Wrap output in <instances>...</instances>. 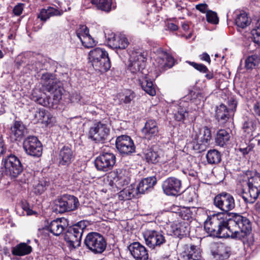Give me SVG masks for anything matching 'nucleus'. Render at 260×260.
Segmentation results:
<instances>
[{"instance_id": "nucleus-27", "label": "nucleus", "mask_w": 260, "mask_h": 260, "mask_svg": "<svg viewBox=\"0 0 260 260\" xmlns=\"http://www.w3.org/2000/svg\"><path fill=\"white\" fill-rule=\"evenodd\" d=\"M32 248L26 243L21 242L12 248L11 252L14 256H22L29 254Z\"/></svg>"}, {"instance_id": "nucleus-24", "label": "nucleus", "mask_w": 260, "mask_h": 260, "mask_svg": "<svg viewBox=\"0 0 260 260\" xmlns=\"http://www.w3.org/2000/svg\"><path fill=\"white\" fill-rule=\"evenodd\" d=\"M109 46L113 49H124L128 46V40L123 35L114 36L108 39Z\"/></svg>"}, {"instance_id": "nucleus-1", "label": "nucleus", "mask_w": 260, "mask_h": 260, "mask_svg": "<svg viewBox=\"0 0 260 260\" xmlns=\"http://www.w3.org/2000/svg\"><path fill=\"white\" fill-rule=\"evenodd\" d=\"M227 216L222 213L208 215L204 223L205 231L211 237L239 240L250 234L251 222L247 217L237 213Z\"/></svg>"}, {"instance_id": "nucleus-28", "label": "nucleus", "mask_w": 260, "mask_h": 260, "mask_svg": "<svg viewBox=\"0 0 260 260\" xmlns=\"http://www.w3.org/2000/svg\"><path fill=\"white\" fill-rule=\"evenodd\" d=\"M139 81L142 88L147 93L151 96L155 95L156 91L153 82L147 75L142 76Z\"/></svg>"}, {"instance_id": "nucleus-32", "label": "nucleus", "mask_w": 260, "mask_h": 260, "mask_svg": "<svg viewBox=\"0 0 260 260\" xmlns=\"http://www.w3.org/2000/svg\"><path fill=\"white\" fill-rule=\"evenodd\" d=\"M31 99L43 106H48L50 104V98L45 97V94L42 93L40 90L38 89L32 91Z\"/></svg>"}, {"instance_id": "nucleus-43", "label": "nucleus", "mask_w": 260, "mask_h": 260, "mask_svg": "<svg viewBox=\"0 0 260 260\" xmlns=\"http://www.w3.org/2000/svg\"><path fill=\"white\" fill-rule=\"evenodd\" d=\"M206 16V20L208 22L214 24H217L218 23L219 19L217 16V14L215 12L212 10L208 11Z\"/></svg>"}, {"instance_id": "nucleus-4", "label": "nucleus", "mask_w": 260, "mask_h": 260, "mask_svg": "<svg viewBox=\"0 0 260 260\" xmlns=\"http://www.w3.org/2000/svg\"><path fill=\"white\" fill-rule=\"evenodd\" d=\"M145 244L151 250H157L167 242L164 232L159 230L147 229L142 233Z\"/></svg>"}, {"instance_id": "nucleus-37", "label": "nucleus", "mask_w": 260, "mask_h": 260, "mask_svg": "<svg viewBox=\"0 0 260 260\" xmlns=\"http://www.w3.org/2000/svg\"><path fill=\"white\" fill-rule=\"evenodd\" d=\"M52 87V90L48 92L52 94L54 103H57L61 99L63 88L61 83L60 82L56 84H54Z\"/></svg>"}, {"instance_id": "nucleus-12", "label": "nucleus", "mask_w": 260, "mask_h": 260, "mask_svg": "<svg viewBox=\"0 0 260 260\" xmlns=\"http://www.w3.org/2000/svg\"><path fill=\"white\" fill-rule=\"evenodd\" d=\"M188 222L185 221H179L176 223H173L171 225V232L175 236L179 238L178 242V246L182 245L183 239L186 242H190L191 238L189 237L190 234V226Z\"/></svg>"}, {"instance_id": "nucleus-39", "label": "nucleus", "mask_w": 260, "mask_h": 260, "mask_svg": "<svg viewBox=\"0 0 260 260\" xmlns=\"http://www.w3.org/2000/svg\"><path fill=\"white\" fill-rule=\"evenodd\" d=\"M98 63L100 66L98 67L92 66L94 69L100 72H106L109 70L111 67V62L109 56L105 57L99 60Z\"/></svg>"}, {"instance_id": "nucleus-18", "label": "nucleus", "mask_w": 260, "mask_h": 260, "mask_svg": "<svg viewBox=\"0 0 260 260\" xmlns=\"http://www.w3.org/2000/svg\"><path fill=\"white\" fill-rule=\"evenodd\" d=\"M210 251L214 257L219 260H226L231 255V248L221 242H214L210 246Z\"/></svg>"}, {"instance_id": "nucleus-21", "label": "nucleus", "mask_w": 260, "mask_h": 260, "mask_svg": "<svg viewBox=\"0 0 260 260\" xmlns=\"http://www.w3.org/2000/svg\"><path fill=\"white\" fill-rule=\"evenodd\" d=\"M27 133L26 126L21 121H15L10 128V137L15 141H21Z\"/></svg>"}, {"instance_id": "nucleus-17", "label": "nucleus", "mask_w": 260, "mask_h": 260, "mask_svg": "<svg viewBox=\"0 0 260 260\" xmlns=\"http://www.w3.org/2000/svg\"><path fill=\"white\" fill-rule=\"evenodd\" d=\"M241 183L242 198L246 203H253L260 194V188L245 181H242Z\"/></svg>"}, {"instance_id": "nucleus-61", "label": "nucleus", "mask_w": 260, "mask_h": 260, "mask_svg": "<svg viewBox=\"0 0 260 260\" xmlns=\"http://www.w3.org/2000/svg\"><path fill=\"white\" fill-rule=\"evenodd\" d=\"M229 113L228 109L225 105L224 104H221L219 107H217L216 113L217 114L220 113Z\"/></svg>"}, {"instance_id": "nucleus-46", "label": "nucleus", "mask_w": 260, "mask_h": 260, "mask_svg": "<svg viewBox=\"0 0 260 260\" xmlns=\"http://www.w3.org/2000/svg\"><path fill=\"white\" fill-rule=\"evenodd\" d=\"M209 145L204 143L202 140H197L196 142H193V148L194 150H197L198 152H202L204 151Z\"/></svg>"}, {"instance_id": "nucleus-14", "label": "nucleus", "mask_w": 260, "mask_h": 260, "mask_svg": "<svg viewBox=\"0 0 260 260\" xmlns=\"http://www.w3.org/2000/svg\"><path fill=\"white\" fill-rule=\"evenodd\" d=\"M116 147L123 156L130 155L135 152L136 146L133 140L127 135H121L117 137Z\"/></svg>"}, {"instance_id": "nucleus-19", "label": "nucleus", "mask_w": 260, "mask_h": 260, "mask_svg": "<svg viewBox=\"0 0 260 260\" xmlns=\"http://www.w3.org/2000/svg\"><path fill=\"white\" fill-rule=\"evenodd\" d=\"M130 253L135 260H147L148 252L146 248L139 242L131 243L128 247Z\"/></svg>"}, {"instance_id": "nucleus-30", "label": "nucleus", "mask_w": 260, "mask_h": 260, "mask_svg": "<svg viewBox=\"0 0 260 260\" xmlns=\"http://www.w3.org/2000/svg\"><path fill=\"white\" fill-rule=\"evenodd\" d=\"M62 13L63 12L62 11H60L53 7H49L47 9H42L38 15V18H40L42 21H46L51 17L61 16Z\"/></svg>"}, {"instance_id": "nucleus-34", "label": "nucleus", "mask_w": 260, "mask_h": 260, "mask_svg": "<svg viewBox=\"0 0 260 260\" xmlns=\"http://www.w3.org/2000/svg\"><path fill=\"white\" fill-rule=\"evenodd\" d=\"M247 179L243 180L250 184H252L260 188V173L257 171H247L246 172Z\"/></svg>"}, {"instance_id": "nucleus-33", "label": "nucleus", "mask_w": 260, "mask_h": 260, "mask_svg": "<svg viewBox=\"0 0 260 260\" xmlns=\"http://www.w3.org/2000/svg\"><path fill=\"white\" fill-rule=\"evenodd\" d=\"M113 0H90L91 3L95 5L96 8L105 12H109L111 11L112 8H115L114 6H112Z\"/></svg>"}, {"instance_id": "nucleus-20", "label": "nucleus", "mask_w": 260, "mask_h": 260, "mask_svg": "<svg viewBox=\"0 0 260 260\" xmlns=\"http://www.w3.org/2000/svg\"><path fill=\"white\" fill-rule=\"evenodd\" d=\"M129 70L132 73L142 72L145 66L146 58L139 52L133 53L130 57Z\"/></svg>"}, {"instance_id": "nucleus-60", "label": "nucleus", "mask_w": 260, "mask_h": 260, "mask_svg": "<svg viewBox=\"0 0 260 260\" xmlns=\"http://www.w3.org/2000/svg\"><path fill=\"white\" fill-rule=\"evenodd\" d=\"M45 190V187L42 184L38 183L35 187V192L38 194H42Z\"/></svg>"}, {"instance_id": "nucleus-52", "label": "nucleus", "mask_w": 260, "mask_h": 260, "mask_svg": "<svg viewBox=\"0 0 260 260\" xmlns=\"http://www.w3.org/2000/svg\"><path fill=\"white\" fill-rule=\"evenodd\" d=\"M21 207L23 210L26 212L28 215H32L37 214L36 211H33L30 208L29 203L26 201L21 202Z\"/></svg>"}, {"instance_id": "nucleus-36", "label": "nucleus", "mask_w": 260, "mask_h": 260, "mask_svg": "<svg viewBox=\"0 0 260 260\" xmlns=\"http://www.w3.org/2000/svg\"><path fill=\"white\" fill-rule=\"evenodd\" d=\"M235 21L238 27L244 28L250 24L251 20L248 17L247 14L245 12H241L237 15Z\"/></svg>"}, {"instance_id": "nucleus-40", "label": "nucleus", "mask_w": 260, "mask_h": 260, "mask_svg": "<svg viewBox=\"0 0 260 260\" xmlns=\"http://www.w3.org/2000/svg\"><path fill=\"white\" fill-rule=\"evenodd\" d=\"M259 58L257 55H252L247 57L245 60V68L252 69L258 64Z\"/></svg>"}, {"instance_id": "nucleus-62", "label": "nucleus", "mask_w": 260, "mask_h": 260, "mask_svg": "<svg viewBox=\"0 0 260 260\" xmlns=\"http://www.w3.org/2000/svg\"><path fill=\"white\" fill-rule=\"evenodd\" d=\"M182 207L173 205L170 207L172 212L176 213L178 216L180 214V211L182 210Z\"/></svg>"}, {"instance_id": "nucleus-8", "label": "nucleus", "mask_w": 260, "mask_h": 260, "mask_svg": "<svg viewBox=\"0 0 260 260\" xmlns=\"http://www.w3.org/2000/svg\"><path fill=\"white\" fill-rule=\"evenodd\" d=\"M79 205L78 199L74 196L64 194L54 202V211L56 213H63L74 211Z\"/></svg>"}, {"instance_id": "nucleus-11", "label": "nucleus", "mask_w": 260, "mask_h": 260, "mask_svg": "<svg viewBox=\"0 0 260 260\" xmlns=\"http://www.w3.org/2000/svg\"><path fill=\"white\" fill-rule=\"evenodd\" d=\"M75 157L76 153L71 144H66L58 147L57 160L59 167H69Z\"/></svg>"}, {"instance_id": "nucleus-42", "label": "nucleus", "mask_w": 260, "mask_h": 260, "mask_svg": "<svg viewBox=\"0 0 260 260\" xmlns=\"http://www.w3.org/2000/svg\"><path fill=\"white\" fill-rule=\"evenodd\" d=\"M251 34L254 42L260 44V20L257 21L256 28L251 30Z\"/></svg>"}, {"instance_id": "nucleus-2", "label": "nucleus", "mask_w": 260, "mask_h": 260, "mask_svg": "<svg viewBox=\"0 0 260 260\" xmlns=\"http://www.w3.org/2000/svg\"><path fill=\"white\" fill-rule=\"evenodd\" d=\"M87 224L81 220L69 226L64 235V239L70 248H76L81 245L82 236Z\"/></svg>"}, {"instance_id": "nucleus-64", "label": "nucleus", "mask_w": 260, "mask_h": 260, "mask_svg": "<svg viewBox=\"0 0 260 260\" xmlns=\"http://www.w3.org/2000/svg\"><path fill=\"white\" fill-rule=\"evenodd\" d=\"M190 192L187 191L184 192L183 194V198L186 202H191L193 201L192 197H189Z\"/></svg>"}, {"instance_id": "nucleus-57", "label": "nucleus", "mask_w": 260, "mask_h": 260, "mask_svg": "<svg viewBox=\"0 0 260 260\" xmlns=\"http://www.w3.org/2000/svg\"><path fill=\"white\" fill-rule=\"evenodd\" d=\"M23 10V5L21 4H19L15 6L13 9V13L15 15L19 16L22 12Z\"/></svg>"}, {"instance_id": "nucleus-35", "label": "nucleus", "mask_w": 260, "mask_h": 260, "mask_svg": "<svg viewBox=\"0 0 260 260\" xmlns=\"http://www.w3.org/2000/svg\"><path fill=\"white\" fill-rule=\"evenodd\" d=\"M206 158L208 163L209 164H218L221 160V155L218 150L210 149L206 154Z\"/></svg>"}, {"instance_id": "nucleus-55", "label": "nucleus", "mask_w": 260, "mask_h": 260, "mask_svg": "<svg viewBox=\"0 0 260 260\" xmlns=\"http://www.w3.org/2000/svg\"><path fill=\"white\" fill-rule=\"evenodd\" d=\"M195 8L201 13H206V14L208 11H210V10H208V5L205 3H201L196 5Z\"/></svg>"}, {"instance_id": "nucleus-49", "label": "nucleus", "mask_w": 260, "mask_h": 260, "mask_svg": "<svg viewBox=\"0 0 260 260\" xmlns=\"http://www.w3.org/2000/svg\"><path fill=\"white\" fill-rule=\"evenodd\" d=\"M135 97V93L131 91L127 90L124 95V98L120 99V101L123 102L125 104L129 103Z\"/></svg>"}, {"instance_id": "nucleus-50", "label": "nucleus", "mask_w": 260, "mask_h": 260, "mask_svg": "<svg viewBox=\"0 0 260 260\" xmlns=\"http://www.w3.org/2000/svg\"><path fill=\"white\" fill-rule=\"evenodd\" d=\"M237 102L233 98H230L228 100V111L229 113H234L236 111Z\"/></svg>"}, {"instance_id": "nucleus-41", "label": "nucleus", "mask_w": 260, "mask_h": 260, "mask_svg": "<svg viewBox=\"0 0 260 260\" xmlns=\"http://www.w3.org/2000/svg\"><path fill=\"white\" fill-rule=\"evenodd\" d=\"M39 120V122L45 126H52L54 121V118L52 116V115H40Z\"/></svg>"}, {"instance_id": "nucleus-29", "label": "nucleus", "mask_w": 260, "mask_h": 260, "mask_svg": "<svg viewBox=\"0 0 260 260\" xmlns=\"http://www.w3.org/2000/svg\"><path fill=\"white\" fill-rule=\"evenodd\" d=\"M231 138L229 132L224 129L218 130L215 138V142L216 145L224 147L226 145Z\"/></svg>"}, {"instance_id": "nucleus-56", "label": "nucleus", "mask_w": 260, "mask_h": 260, "mask_svg": "<svg viewBox=\"0 0 260 260\" xmlns=\"http://www.w3.org/2000/svg\"><path fill=\"white\" fill-rule=\"evenodd\" d=\"M245 145L246 146L245 147L244 145L240 144L238 148L239 151L244 156L248 154L250 152H251V150H249V148L247 146V144H246Z\"/></svg>"}, {"instance_id": "nucleus-38", "label": "nucleus", "mask_w": 260, "mask_h": 260, "mask_svg": "<svg viewBox=\"0 0 260 260\" xmlns=\"http://www.w3.org/2000/svg\"><path fill=\"white\" fill-rule=\"evenodd\" d=\"M179 216L183 220L186 221L185 222H188L189 224L193 219V214L189 207H182Z\"/></svg>"}, {"instance_id": "nucleus-59", "label": "nucleus", "mask_w": 260, "mask_h": 260, "mask_svg": "<svg viewBox=\"0 0 260 260\" xmlns=\"http://www.w3.org/2000/svg\"><path fill=\"white\" fill-rule=\"evenodd\" d=\"M81 96L80 93L75 92L71 96L70 100L72 103H78L81 100Z\"/></svg>"}, {"instance_id": "nucleus-25", "label": "nucleus", "mask_w": 260, "mask_h": 260, "mask_svg": "<svg viewBox=\"0 0 260 260\" xmlns=\"http://www.w3.org/2000/svg\"><path fill=\"white\" fill-rule=\"evenodd\" d=\"M41 82L44 90L47 91L52 90V86L57 84L58 81L55 78V75L52 73H46L43 74L41 78Z\"/></svg>"}, {"instance_id": "nucleus-23", "label": "nucleus", "mask_w": 260, "mask_h": 260, "mask_svg": "<svg viewBox=\"0 0 260 260\" xmlns=\"http://www.w3.org/2000/svg\"><path fill=\"white\" fill-rule=\"evenodd\" d=\"M66 219L57 218L52 220L50 224L46 226L45 229L55 236L60 235L64 231L66 226Z\"/></svg>"}, {"instance_id": "nucleus-15", "label": "nucleus", "mask_w": 260, "mask_h": 260, "mask_svg": "<svg viewBox=\"0 0 260 260\" xmlns=\"http://www.w3.org/2000/svg\"><path fill=\"white\" fill-rule=\"evenodd\" d=\"M162 188L166 195L177 196L182 192L181 180L175 177H168L163 182Z\"/></svg>"}, {"instance_id": "nucleus-22", "label": "nucleus", "mask_w": 260, "mask_h": 260, "mask_svg": "<svg viewBox=\"0 0 260 260\" xmlns=\"http://www.w3.org/2000/svg\"><path fill=\"white\" fill-rule=\"evenodd\" d=\"M142 133L145 138L149 140H151L152 138L157 136L158 128L156 121L153 120H147L144 127L142 129Z\"/></svg>"}, {"instance_id": "nucleus-58", "label": "nucleus", "mask_w": 260, "mask_h": 260, "mask_svg": "<svg viewBox=\"0 0 260 260\" xmlns=\"http://www.w3.org/2000/svg\"><path fill=\"white\" fill-rule=\"evenodd\" d=\"M7 150V148L6 145L5 144L4 142H0V157L1 156H5Z\"/></svg>"}, {"instance_id": "nucleus-10", "label": "nucleus", "mask_w": 260, "mask_h": 260, "mask_svg": "<svg viewBox=\"0 0 260 260\" xmlns=\"http://www.w3.org/2000/svg\"><path fill=\"white\" fill-rule=\"evenodd\" d=\"M115 155L111 152H102L95 158L94 165L96 169L104 172L111 170L116 164Z\"/></svg>"}, {"instance_id": "nucleus-7", "label": "nucleus", "mask_w": 260, "mask_h": 260, "mask_svg": "<svg viewBox=\"0 0 260 260\" xmlns=\"http://www.w3.org/2000/svg\"><path fill=\"white\" fill-rule=\"evenodd\" d=\"M107 120L99 121L94 123L89 128L88 133L89 139L95 143H105L108 140L110 135V127L107 123Z\"/></svg>"}, {"instance_id": "nucleus-9", "label": "nucleus", "mask_w": 260, "mask_h": 260, "mask_svg": "<svg viewBox=\"0 0 260 260\" xmlns=\"http://www.w3.org/2000/svg\"><path fill=\"white\" fill-rule=\"evenodd\" d=\"M2 162L5 169V173L7 176L12 178H16L23 170V167L18 157L10 153L6 155Z\"/></svg>"}, {"instance_id": "nucleus-6", "label": "nucleus", "mask_w": 260, "mask_h": 260, "mask_svg": "<svg viewBox=\"0 0 260 260\" xmlns=\"http://www.w3.org/2000/svg\"><path fill=\"white\" fill-rule=\"evenodd\" d=\"M84 244L87 249L94 254L103 253L107 247V241L98 232H90L86 236Z\"/></svg>"}, {"instance_id": "nucleus-63", "label": "nucleus", "mask_w": 260, "mask_h": 260, "mask_svg": "<svg viewBox=\"0 0 260 260\" xmlns=\"http://www.w3.org/2000/svg\"><path fill=\"white\" fill-rule=\"evenodd\" d=\"M200 59L202 60H204L208 62L209 63L211 62V59L209 54L206 52L203 53L200 56Z\"/></svg>"}, {"instance_id": "nucleus-26", "label": "nucleus", "mask_w": 260, "mask_h": 260, "mask_svg": "<svg viewBox=\"0 0 260 260\" xmlns=\"http://www.w3.org/2000/svg\"><path fill=\"white\" fill-rule=\"evenodd\" d=\"M108 56L107 52L101 48H95L90 51L89 53V59L92 66L98 67L100 64L98 61L105 57Z\"/></svg>"}, {"instance_id": "nucleus-31", "label": "nucleus", "mask_w": 260, "mask_h": 260, "mask_svg": "<svg viewBox=\"0 0 260 260\" xmlns=\"http://www.w3.org/2000/svg\"><path fill=\"white\" fill-rule=\"evenodd\" d=\"M145 160L148 164H157L161 162V157L157 151L150 148L146 150L144 152Z\"/></svg>"}, {"instance_id": "nucleus-51", "label": "nucleus", "mask_w": 260, "mask_h": 260, "mask_svg": "<svg viewBox=\"0 0 260 260\" xmlns=\"http://www.w3.org/2000/svg\"><path fill=\"white\" fill-rule=\"evenodd\" d=\"M189 63L192 66L197 70L200 72L205 73L208 72V69L207 67L201 63H197L194 62H189Z\"/></svg>"}, {"instance_id": "nucleus-53", "label": "nucleus", "mask_w": 260, "mask_h": 260, "mask_svg": "<svg viewBox=\"0 0 260 260\" xmlns=\"http://www.w3.org/2000/svg\"><path fill=\"white\" fill-rule=\"evenodd\" d=\"M163 57L165 58V63H167L166 68H171L174 62V59L173 57L166 52H163Z\"/></svg>"}, {"instance_id": "nucleus-5", "label": "nucleus", "mask_w": 260, "mask_h": 260, "mask_svg": "<svg viewBox=\"0 0 260 260\" xmlns=\"http://www.w3.org/2000/svg\"><path fill=\"white\" fill-rule=\"evenodd\" d=\"M213 205L220 211L218 213L224 214L228 216H229V214L231 213L230 211L233 210L236 206L234 197L226 191H222L216 194L213 199Z\"/></svg>"}, {"instance_id": "nucleus-44", "label": "nucleus", "mask_w": 260, "mask_h": 260, "mask_svg": "<svg viewBox=\"0 0 260 260\" xmlns=\"http://www.w3.org/2000/svg\"><path fill=\"white\" fill-rule=\"evenodd\" d=\"M80 41L82 45L86 48L92 47L95 45V41L89 34L82 38Z\"/></svg>"}, {"instance_id": "nucleus-54", "label": "nucleus", "mask_w": 260, "mask_h": 260, "mask_svg": "<svg viewBox=\"0 0 260 260\" xmlns=\"http://www.w3.org/2000/svg\"><path fill=\"white\" fill-rule=\"evenodd\" d=\"M165 58L163 57V53H162L155 60L158 68L160 69H165L166 68L167 63H165Z\"/></svg>"}, {"instance_id": "nucleus-45", "label": "nucleus", "mask_w": 260, "mask_h": 260, "mask_svg": "<svg viewBox=\"0 0 260 260\" xmlns=\"http://www.w3.org/2000/svg\"><path fill=\"white\" fill-rule=\"evenodd\" d=\"M211 138L212 135L211 129L207 126H204L203 128V135L201 138L200 140L209 145Z\"/></svg>"}, {"instance_id": "nucleus-13", "label": "nucleus", "mask_w": 260, "mask_h": 260, "mask_svg": "<svg viewBox=\"0 0 260 260\" xmlns=\"http://www.w3.org/2000/svg\"><path fill=\"white\" fill-rule=\"evenodd\" d=\"M23 147L26 153L34 157H40L42 154V145L35 136H29L23 142Z\"/></svg>"}, {"instance_id": "nucleus-3", "label": "nucleus", "mask_w": 260, "mask_h": 260, "mask_svg": "<svg viewBox=\"0 0 260 260\" xmlns=\"http://www.w3.org/2000/svg\"><path fill=\"white\" fill-rule=\"evenodd\" d=\"M157 179L155 176L144 178L141 180L136 188L132 185L127 190H123L120 192L121 194H126V199L139 198V194H145L151 190L156 184Z\"/></svg>"}, {"instance_id": "nucleus-48", "label": "nucleus", "mask_w": 260, "mask_h": 260, "mask_svg": "<svg viewBox=\"0 0 260 260\" xmlns=\"http://www.w3.org/2000/svg\"><path fill=\"white\" fill-rule=\"evenodd\" d=\"M254 123L252 120L248 119L244 121L242 128L244 132L249 134L252 132L254 128Z\"/></svg>"}, {"instance_id": "nucleus-16", "label": "nucleus", "mask_w": 260, "mask_h": 260, "mask_svg": "<svg viewBox=\"0 0 260 260\" xmlns=\"http://www.w3.org/2000/svg\"><path fill=\"white\" fill-rule=\"evenodd\" d=\"M189 242L182 245L181 246V252L180 256L182 260H200L202 257V251L201 249L196 245Z\"/></svg>"}, {"instance_id": "nucleus-47", "label": "nucleus", "mask_w": 260, "mask_h": 260, "mask_svg": "<svg viewBox=\"0 0 260 260\" xmlns=\"http://www.w3.org/2000/svg\"><path fill=\"white\" fill-rule=\"evenodd\" d=\"M76 34L77 37L79 38L80 41L82 40V38L89 35V29L85 25H80V27L76 30Z\"/></svg>"}]
</instances>
